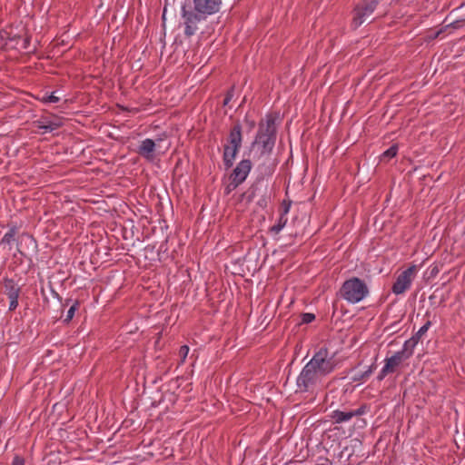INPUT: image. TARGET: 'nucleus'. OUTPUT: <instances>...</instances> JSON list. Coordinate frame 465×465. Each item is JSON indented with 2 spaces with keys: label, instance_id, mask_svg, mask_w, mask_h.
Here are the masks:
<instances>
[{
  "label": "nucleus",
  "instance_id": "1",
  "mask_svg": "<svg viewBox=\"0 0 465 465\" xmlns=\"http://www.w3.org/2000/svg\"><path fill=\"white\" fill-rule=\"evenodd\" d=\"M222 0H193V7L185 4L182 8V15L184 20V35H193L199 29L198 25L206 21L208 15L217 13Z\"/></svg>",
  "mask_w": 465,
  "mask_h": 465
},
{
  "label": "nucleus",
  "instance_id": "2",
  "mask_svg": "<svg viewBox=\"0 0 465 465\" xmlns=\"http://www.w3.org/2000/svg\"><path fill=\"white\" fill-rule=\"evenodd\" d=\"M275 116L268 114L265 121H261L252 146L258 144L262 147V153H270L275 144L277 128Z\"/></svg>",
  "mask_w": 465,
  "mask_h": 465
},
{
  "label": "nucleus",
  "instance_id": "3",
  "mask_svg": "<svg viewBox=\"0 0 465 465\" xmlns=\"http://www.w3.org/2000/svg\"><path fill=\"white\" fill-rule=\"evenodd\" d=\"M325 376L307 363L302 368L296 380V385L301 392H313L323 387Z\"/></svg>",
  "mask_w": 465,
  "mask_h": 465
},
{
  "label": "nucleus",
  "instance_id": "4",
  "mask_svg": "<svg viewBox=\"0 0 465 465\" xmlns=\"http://www.w3.org/2000/svg\"><path fill=\"white\" fill-rule=\"evenodd\" d=\"M369 293L366 283L358 277L346 280L340 289L341 296L351 303L363 300Z\"/></svg>",
  "mask_w": 465,
  "mask_h": 465
},
{
  "label": "nucleus",
  "instance_id": "5",
  "mask_svg": "<svg viewBox=\"0 0 465 465\" xmlns=\"http://www.w3.org/2000/svg\"><path fill=\"white\" fill-rule=\"evenodd\" d=\"M307 364L326 377L334 371L336 367V361L334 359V354L331 353L326 346H322L315 351L312 358L307 362Z\"/></svg>",
  "mask_w": 465,
  "mask_h": 465
},
{
  "label": "nucleus",
  "instance_id": "6",
  "mask_svg": "<svg viewBox=\"0 0 465 465\" xmlns=\"http://www.w3.org/2000/svg\"><path fill=\"white\" fill-rule=\"evenodd\" d=\"M378 5L377 0H363L354 7L352 13L351 26L353 29L361 26L364 22L371 19V15Z\"/></svg>",
  "mask_w": 465,
  "mask_h": 465
},
{
  "label": "nucleus",
  "instance_id": "7",
  "mask_svg": "<svg viewBox=\"0 0 465 465\" xmlns=\"http://www.w3.org/2000/svg\"><path fill=\"white\" fill-rule=\"evenodd\" d=\"M252 162L249 159H243L238 163L230 175L231 182L226 187L227 193H229L232 190L236 189L245 181L250 171L252 170Z\"/></svg>",
  "mask_w": 465,
  "mask_h": 465
},
{
  "label": "nucleus",
  "instance_id": "8",
  "mask_svg": "<svg viewBox=\"0 0 465 465\" xmlns=\"http://www.w3.org/2000/svg\"><path fill=\"white\" fill-rule=\"evenodd\" d=\"M417 272V266L411 265L403 271L396 279L392 285V292L395 294H402L410 287Z\"/></svg>",
  "mask_w": 465,
  "mask_h": 465
},
{
  "label": "nucleus",
  "instance_id": "9",
  "mask_svg": "<svg viewBox=\"0 0 465 465\" xmlns=\"http://www.w3.org/2000/svg\"><path fill=\"white\" fill-rule=\"evenodd\" d=\"M163 141L162 138L156 139V141H153L152 139H145L143 140L138 149V153L143 157L152 160L153 158V152L155 151L156 147H161L160 143Z\"/></svg>",
  "mask_w": 465,
  "mask_h": 465
},
{
  "label": "nucleus",
  "instance_id": "10",
  "mask_svg": "<svg viewBox=\"0 0 465 465\" xmlns=\"http://www.w3.org/2000/svg\"><path fill=\"white\" fill-rule=\"evenodd\" d=\"M407 359V353L397 351L391 357L386 358L385 364L383 366V372L393 373L401 362Z\"/></svg>",
  "mask_w": 465,
  "mask_h": 465
},
{
  "label": "nucleus",
  "instance_id": "11",
  "mask_svg": "<svg viewBox=\"0 0 465 465\" xmlns=\"http://www.w3.org/2000/svg\"><path fill=\"white\" fill-rule=\"evenodd\" d=\"M242 143V125L239 121H237L230 130L227 143L235 148H241Z\"/></svg>",
  "mask_w": 465,
  "mask_h": 465
},
{
  "label": "nucleus",
  "instance_id": "12",
  "mask_svg": "<svg viewBox=\"0 0 465 465\" xmlns=\"http://www.w3.org/2000/svg\"><path fill=\"white\" fill-rule=\"evenodd\" d=\"M239 150H240L239 148H235L231 145L224 144L223 161L225 169H229L233 165V162L236 158V155H237Z\"/></svg>",
  "mask_w": 465,
  "mask_h": 465
},
{
  "label": "nucleus",
  "instance_id": "13",
  "mask_svg": "<svg viewBox=\"0 0 465 465\" xmlns=\"http://www.w3.org/2000/svg\"><path fill=\"white\" fill-rule=\"evenodd\" d=\"M5 293L9 299L19 298L21 288L12 279H5L4 281Z\"/></svg>",
  "mask_w": 465,
  "mask_h": 465
},
{
  "label": "nucleus",
  "instance_id": "14",
  "mask_svg": "<svg viewBox=\"0 0 465 465\" xmlns=\"http://www.w3.org/2000/svg\"><path fill=\"white\" fill-rule=\"evenodd\" d=\"M330 417L334 423H342V422L349 421L352 419L351 411H341L336 410L331 412Z\"/></svg>",
  "mask_w": 465,
  "mask_h": 465
},
{
  "label": "nucleus",
  "instance_id": "15",
  "mask_svg": "<svg viewBox=\"0 0 465 465\" xmlns=\"http://www.w3.org/2000/svg\"><path fill=\"white\" fill-rule=\"evenodd\" d=\"M259 175L258 180H262L266 176H271L275 171V164L273 163H262L258 166Z\"/></svg>",
  "mask_w": 465,
  "mask_h": 465
},
{
  "label": "nucleus",
  "instance_id": "16",
  "mask_svg": "<svg viewBox=\"0 0 465 465\" xmlns=\"http://www.w3.org/2000/svg\"><path fill=\"white\" fill-rule=\"evenodd\" d=\"M18 232L17 226L13 224L10 226L9 231L2 238L0 244H11L15 241V236Z\"/></svg>",
  "mask_w": 465,
  "mask_h": 465
},
{
  "label": "nucleus",
  "instance_id": "17",
  "mask_svg": "<svg viewBox=\"0 0 465 465\" xmlns=\"http://www.w3.org/2000/svg\"><path fill=\"white\" fill-rule=\"evenodd\" d=\"M61 121L60 120H55V121H44V122H40V124L38 125V127L40 129H45V131H54V130H56L58 129L60 126H61Z\"/></svg>",
  "mask_w": 465,
  "mask_h": 465
},
{
  "label": "nucleus",
  "instance_id": "18",
  "mask_svg": "<svg viewBox=\"0 0 465 465\" xmlns=\"http://www.w3.org/2000/svg\"><path fill=\"white\" fill-rule=\"evenodd\" d=\"M417 341L411 337L408 341H406L403 344V349L399 352H405L408 355V359L412 355L413 349L417 345Z\"/></svg>",
  "mask_w": 465,
  "mask_h": 465
},
{
  "label": "nucleus",
  "instance_id": "19",
  "mask_svg": "<svg viewBox=\"0 0 465 465\" xmlns=\"http://www.w3.org/2000/svg\"><path fill=\"white\" fill-rule=\"evenodd\" d=\"M375 369V365H371L367 371H363V372H361V373H356L353 377H352V381H366L373 372Z\"/></svg>",
  "mask_w": 465,
  "mask_h": 465
},
{
  "label": "nucleus",
  "instance_id": "20",
  "mask_svg": "<svg viewBox=\"0 0 465 465\" xmlns=\"http://www.w3.org/2000/svg\"><path fill=\"white\" fill-rule=\"evenodd\" d=\"M286 223H287V217L281 214L277 223L274 224L273 226H272L270 231L272 232L277 234L283 229V227L286 225Z\"/></svg>",
  "mask_w": 465,
  "mask_h": 465
},
{
  "label": "nucleus",
  "instance_id": "21",
  "mask_svg": "<svg viewBox=\"0 0 465 465\" xmlns=\"http://www.w3.org/2000/svg\"><path fill=\"white\" fill-rule=\"evenodd\" d=\"M398 153V146L396 144L391 145L388 150H386L382 155L381 160H390L391 158H393L396 156Z\"/></svg>",
  "mask_w": 465,
  "mask_h": 465
},
{
  "label": "nucleus",
  "instance_id": "22",
  "mask_svg": "<svg viewBox=\"0 0 465 465\" xmlns=\"http://www.w3.org/2000/svg\"><path fill=\"white\" fill-rule=\"evenodd\" d=\"M430 325V321H427L426 323L412 336V338L419 342L420 339L426 333Z\"/></svg>",
  "mask_w": 465,
  "mask_h": 465
},
{
  "label": "nucleus",
  "instance_id": "23",
  "mask_svg": "<svg viewBox=\"0 0 465 465\" xmlns=\"http://www.w3.org/2000/svg\"><path fill=\"white\" fill-rule=\"evenodd\" d=\"M78 307H79V302L76 301V302H74V303L67 311L66 316H65V318L64 320V322L68 323L69 322L72 321V319L74 318L75 311L78 310Z\"/></svg>",
  "mask_w": 465,
  "mask_h": 465
},
{
  "label": "nucleus",
  "instance_id": "24",
  "mask_svg": "<svg viewBox=\"0 0 465 465\" xmlns=\"http://www.w3.org/2000/svg\"><path fill=\"white\" fill-rule=\"evenodd\" d=\"M22 240L21 242H23V240H25L26 242H28L29 244H32L34 246L36 245V242H35V240L34 239V237L32 235H29L27 233H24L22 234L21 236ZM20 246H22V242L18 243L17 244V250L18 252L21 253V254H24L23 253V251L21 250Z\"/></svg>",
  "mask_w": 465,
  "mask_h": 465
},
{
  "label": "nucleus",
  "instance_id": "25",
  "mask_svg": "<svg viewBox=\"0 0 465 465\" xmlns=\"http://www.w3.org/2000/svg\"><path fill=\"white\" fill-rule=\"evenodd\" d=\"M60 101V98L58 96H56L54 94V93H52L48 95H45L43 97V102L44 103H53V104H55V103H58Z\"/></svg>",
  "mask_w": 465,
  "mask_h": 465
},
{
  "label": "nucleus",
  "instance_id": "26",
  "mask_svg": "<svg viewBox=\"0 0 465 465\" xmlns=\"http://www.w3.org/2000/svg\"><path fill=\"white\" fill-rule=\"evenodd\" d=\"M234 95V86H232L226 93L224 100L223 102V106H226Z\"/></svg>",
  "mask_w": 465,
  "mask_h": 465
},
{
  "label": "nucleus",
  "instance_id": "27",
  "mask_svg": "<svg viewBox=\"0 0 465 465\" xmlns=\"http://www.w3.org/2000/svg\"><path fill=\"white\" fill-rule=\"evenodd\" d=\"M189 352V347L187 345L181 346L179 350V356L181 357V362H184Z\"/></svg>",
  "mask_w": 465,
  "mask_h": 465
},
{
  "label": "nucleus",
  "instance_id": "28",
  "mask_svg": "<svg viewBox=\"0 0 465 465\" xmlns=\"http://www.w3.org/2000/svg\"><path fill=\"white\" fill-rule=\"evenodd\" d=\"M366 409H367L366 405L363 404L360 408H358L357 410L351 411L352 418L363 415L366 412Z\"/></svg>",
  "mask_w": 465,
  "mask_h": 465
},
{
  "label": "nucleus",
  "instance_id": "29",
  "mask_svg": "<svg viewBox=\"0 0 465 465\" xmlns=\"http://www.w3.org/2000/svg\"><path fill=\"white\" fill-rule=\"evenodd\" d=\"M315 319V315L313 313H303L302 314V323H310Z\"/></svg>",
  "mask_w": 465,
  "mask_h": 465
},
{
  "label": "nucleus",
  "instance_id": "30",
  "mask_svg": "<svg viewBox=\"0 0 465 465\" xmlns=\"http://www.w3.org/2000/svg\"><path fill=\"white\" fill-rule=\"evenodd\" d=\"M290 207H291V202H288L286 203L285 201L282 203V213L281 214L282 215H284L286 216L287 213H289V210H290Z\"/></svg>",
  "mask_w": 465,
  "mask_h": 465
},
{
  "label": "nucleus",
  "instance_id": "31",
  "mask_svg": "<svg viewBox=\"0 0 465 465\" xmlns=\"http://www.w3.org/2000/svg\"><path fill=\"white\" fill-rule=\"evenodd\" d=\"M18 306V298L10 299L9 311H15Z\"/></svg>",
  "mask_w": 465,
  "mask_h": 465
},
{
  "label": "nucleus",
  "instance_id": "32",
  "mask_svg": "<svg viewBox=\"0 0 465 465\" xmlns=\"http://www.w3.org/2000/svg\"><path fill=\"white\" fill-rule=\"evenodd\" d=\"M12 465H25V459L20 456H15L13 460Z\"/></svg>",
  "mask_w": 465,
  "mask_h": 465
},
{
  "label": "nucleus",
  "instance_id": "33",
  "mask_svg": "<svg viewBox=\"0 0 465 465\" xmlns=\"http://www.w3.org/2000/svg\"><path fill=\"white\" fill-rule=\"evenodd\" d=\"M390 373L391 372H383V368H382L377 378H378L379 381H381Z\"/></svg>",
  "mask_w": 465,
  "mask_h": 465
},
{
  "label": "nucleus",
  "instance_id": "34",
  "mask_svg": "<svg viewBox=\"0 0 465 465\" xmlns=\"http://www.w3.org/2000/svg\"><path fill=\"white\" fill-rule=\"evenodd\" d=\"M254 197V190L253 187L250 188V194L248 196L249 200H252V198Z\"/></svg>",
  "mask_w": 465,
  "mask_h": 465
},
{
  "label": "nucleus",
  "instance_id": "35",
  "mask_svg": "<svg viewBox=\"0 0 465 465\" xmlns=\"http://www.w3.org/2000/svg\"><path fill=\"white\" fill-rule=\"evenodd\" d=\"M254 125H255V122H254V121H251V122L249 123V126H250L251 128H253V127H254Z\"/></svg>",
  "mask_w": 465,
  "mask_h": 465
},
{
  "label": "nucleus",
  "instance_id": "36",
  "mask_svg": "<svg viewBox=\"0 0 465 465\" xmlns=\"http://www.w3.org/2000/svg\"><path fill=\"white\" fill-rule=\"evenodd\" d=\"M28 42H29V40H28V39H25V46H24L25 48H26V45L28 44Z\"/></svg>",
  "mask_w": 465,
  "mask_h": 465
}]
</instances>
